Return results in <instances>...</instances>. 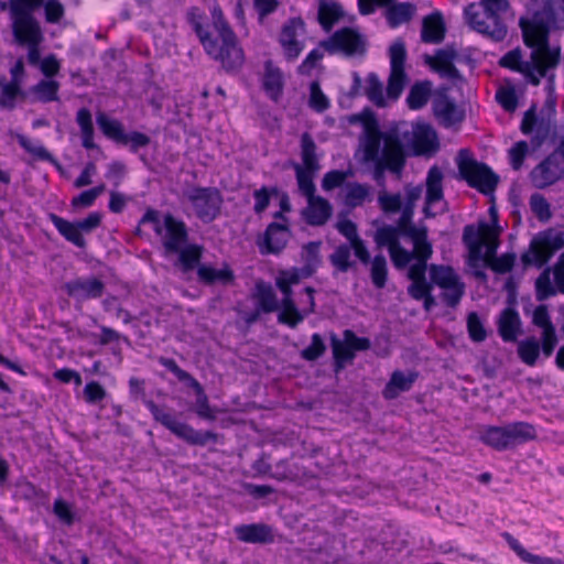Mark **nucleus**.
<instances>
[{"label":"nucleus","mask_w":564,"mask_h":564,"mask_svg":"<svg viewBox=\"0 0 564 564\" xmlns=\"http://www.w3.org/2000/svg\"><path fill=\"white\" fill-rule=\"evenodd\" d=\"M556 21V14L551 4H546L542 11L535 12L528 26H522L524 42L528 46L542 45L544 52L533 51L530 61H522L519 48L506 53L499 64L502 67L522 74L528 83L539 86L542 76H546V68H554L560 62V50L547 47L549 32Z\"/></svg>","instance_id":"nucleus-1"},{"label":"nucleus","mask_w":564,"mask_h":564,"mask_svg":"<svg viewBox=\"0 0 564 564\" xmlns=\"http://www.w3.org/2000/svg\"><path fill=\"white\" fill-rule=\"evenodd\" d=\"M205 18L204 11L198 7H191L187 10L186 20L198 37L205 53L210 58L219 62L226 72L238 70L245 62L243 50L239 45L238 37L226 20L223 10L218 6L212 10L213 26L218 34L217 37H214L204 26Z\"/></svg>","instance_id":"nucleus-2"},{"label":"nucleus","mask_w":564,"mask_h":564,"mask_svg":"<svg viewBox=\"0 0 564 564\" xmlns=\"http://www.w3.org/2000/svg\"><path fill=\"white\" fill-rule=\"evenodd\" d=\"M387 142L391 147L398 145L402 153L414 156H432L440 149V141L435 129L426 122H417L411 130L406 123L391 127L387 134Z\"/></svg>","instance_id":"nucleus-3"},{"label":"nucleus","mask_w":564,"mask_h":564,"mask_svg":"<svg viewBox=\"0 0 564 564\" xmlns=\"http://www.w3.org/2000/svg\"><path fill=\"white\" fill-rule=\"evenodd\" d=\"M508 0H480L470 3L465 10V18L470 28L494 41H502L507 35V26L500 13L507 11Z\"/></svg>","instance_id":"nucleus-4"},{"label":"nucleus","mask_w":564,"mask_h":564,"mask_svg":"<svg viewBox=\"0 0 564 564\" xmlns=\"http://www.w3.org/2000/svg\"><path fill=\"white\" fill-rule=\"evenodd\" d=\"M538 437L535 425L525 421H514L501 426L486 425L479 434L482 444L498 452L513 449Z\"/></svg>","instance_id":"nucleus-5"},{"label":"nucleus","mask_w":564,"mask_h":564,"mask_svg":"<svg viewBox=\"0 0 564 564\" xmlns=\"http://www.w3.org/2000/svg\"><path fill=\"white\" fill-rule=\"evenodd\" d=\"M144 405L151 412L155 422L166 427L171 433L189 445L203 447L209 443L217 444L219 442V435L217 433L213 431L195 430L189 424L177 421L171 412H166L153 400L144 399Z\"/></svg>","instance_id":"nucleus-6"},{"label":"nucleus","mask_w":564,"mask_h":564,"mask_svg":"<svg viewBox=\"0 0 564 564\" xmlns=\"http://www.w3.org/2000/svg\"><path fill=\"white\" fill-rule=\"evenodd\" d=\"M458 173L469 187L489 196L496 191L499 175L484 162H478L468 149H460L456 158Z\"/></svg>","instance_id":"nucleus-7"},{"label":"nucleus","mask_w":564,"mask_h":564,"mask_svg":"<svg viewBox=\"0 0 564 564\" xmlns=\"http://www.w3.org/2000/svg\"><path fill=\"white\" fill-rule=\"evenodd\" d=\"M11 30L14 42L24 46L34 41H44V34L40 22L34 17L39 8H33L22 1L8 2Z\"/></svg>","instance_id":"nucleus-8"},{"label":"nucleus","mask_w":564,"mask_h":564,"mask_svg":"<svg viewBox=\"0 0 564 564\" xmlns=\"http://www.w3.org/2000/svg\"><path fill=\"white\" fill-rule=\"evenodd\" d=\"M430 281L432 289L438 286L443 290L441 297L448 307H456L465 294V283L460 280L453 267L444 264H430Z\"/></svg>","instance_id":"nucleus-9"},{"label":"nucleus","mask_w":564,"mask_h":564,"mask_svg":"<svg viewBox=\"0 0 564 564\" xmlns=\"http://www.w3.org/2000/svg\"><path fill=\"white\" fill-rule=\"evenodd\" d=\"M321 46L328 54H343L346 57H362L367 53V39L357 30L345 26L334 32Z\"/></svg>","instance_id":"nucleus-10"},{"label":"nucleus","mask_w":564,"mask_h":564,"mask_svg":"<svg viewBox=\"0 0 564 564\" xmlns=\"http://www.w3.org/2000/svg\"><path fill=\"white\" fill-rule=\"evenodd\" d=\"M564 248V232L547 229L538 234L530 242L529 250L522 253L524 265L541 268L552 256V252Z\"/></svg>","instance_id":"nucleus-11"},{"label":"nucleus","mask_w":564,"mask_h":564,"mask_svg":"<svg viewBox=\"0 0 564 564\" xmlns=\"http://www.w3.org/2000/svg\"><path fill=\"white\" fill-rule=\"evenodd\" d=\"M196 217L205 224L214 221L221 210L224 203L220 191L216 187H193L186 194Z\"/></svg>","instance_id":"nucleus-12"},{"label":"nucleus","mask_w":564,"mask_h":564,"mask_svg":"<svg viewBox=\"0 0 564 564\" xmlns=\"http://www.w3.org/2000/svg\"><path fill=\"white\" fill-rule=\"evenodd\" d=\"M387 143V148H383V158L368 161L373 164V180L382 187L386 185V172L389 171L400 178L406 163V154L402 153L398 145L391 147Z\"/></svg>","instance_id":"nucleus-13"},{"label":"nucleus","mask_w":564,"mask_h":564,"mask_svg":"<svg viewBox=\"0 0 564 564\" xmlns=\"http://www.w3.org/2000/svg\"><path fill=\"white\" fill-rule=\"evenodd\" d=\"M62 289L75 302L84 303L86 301L100 299L105 293L106 285L99 278L89 275L76 276L66 281Z\"/></svg>","instance_id":"nucleus-14"},{"label":"nucleus","mask_w":564,"mask_h":564,"mask_svg":"<svg viewBox=\"0 0 564 564\" xmlns=\"http://www.w3.org/2000/svg\"><path fill=\"white\" fill-rule=\"evenodd\" d=\"M451 87L442 85L434 94L432 109L434 116L445 128L460 123L465 119V113L460 110L456 102L448 96Z\"/></svg>","instance_id":"nucleus-15"},{"label":"nucleus","mask_w":564,"mask_h":564,"mask_svg":"<svg viewBox=\"0 0 564 564\" xmlns=\"http://www.w3.org/2000/svg\"><path fill=\"white\" fill-rule=\"evenodd\" d=\"M166 254H174L189 239L187 225L173 214L163 215V232L160 235Z\"/></svg>","instance_id":"nucleus-16"},{"label":"nucleus","mask_w":564,"mask_h":564,"mask_svg":"<svg viewBox=\"0 0 564 564\" xmlns=\"http://www.w3.org/2000/svg\"><path fill=\"white\" fill-rule=\"evenodd\" d=\"M564 177V163L550 153L531 172L532 183L536 188H545Z\"/></svg>","instance_id":"nucleus-17"},{"label":"nucleus","mask_w":564,"mask_h":564,"mask_svg":"<svg viewBox=\"0 0 564 564\" xmlns=\"http://www.w3.org/2000/svg\"><path fill=\"white\" fill-rule=\"evenodd\" d=\"M457 56L458 54L453 47L440 48L436 51L434 57H426V63L442 78H447L454 83L463 84L465 83V78L458 68L454 65V61L457 58Z\"/></svg>","instance_id":"nucleus-18"},{"label":"nucleus","mask_w":564,"mask_h":564,"mask_svg":"<svg viewBox=\"0 0 564 564\" xmlns=\"http://www.w3.org/2000/svg\"><path fill=\"white\" fill-rule=\"evenodd\" d=\"M520 130L523 134H531L534 131L530 142L532 148L539 149L546 141L551 132L549 120L538 118L536 106L532 105L525 112L521 121Z\"/></svg>","instance_id":"nucleus-19"},{"label":"nucleus","mask_w":564,"mask_h":564,"mask_svg":"<svg viewBox=\"0 0 564 564\" xmlns=\"http://www.w3.org/2000/svg\"><path fill=\"white\" fill-rule=\"evenodd\" d=\"M291 231L286 224L270 223L258 246L262 254H279L288 245Z\"/></svg>","instance_id":"nucleus-20"},{"label":"nucleus","mask_w":564,"mask_h":564,"mask_svg":"<svg viewBox=\"0 0 564 564\" xmlns=\"http://www.w3.org/2000/svg\"><path fill=\"white\" fill-rule=\"evenodd\" d=\"M275 285L283 295L280 302L281 311L278 314V323L296 328L304 321V314H301V310L295 304L292 285L276 280Z\"/></svg>","instance_id":"nucleus-21"},{"label":"nucleus","mask_w":564,"mask_h":564,"mask_svg":"<svg viewBox=\"0 0 564 564\" xmlns=\"http://www.w3.org/2000/svg\"><path fill=\"white\" fill-rule=\"evenodd\" d=\"M237 540L250 544H271L274 542L273 528L267 523L239 524L234 528Z\"/></svg>","instance_id":"nucleus-22"},{"label":"nucleus","mask_w":564,"mask_h":564,"mask_svg":"<svg viewBox=\"0 0 564 564\" xmlns=\"http://www.w3.org/2000/svg\"><path fill=\"white\" fill-rule=\"evenodd\" d=\"M333 207L330 203L322 196L307 198V207L303 209L302 216L310 226H323L330 218Z\"/></svg>","instance_id":"nucleus-23"},{"label":"nucleus","mask_w":564,"mask_h":564,"mask_svg":"<svg viewBox=\"0 0 564 564\" xmlns=\"http://www.w3.org/2000/svg\"><path fill=\"white\" fill-rule=\"evenodd\" d=\"M303 28L304 21L301 18L290 19L282 28L280 43L288 59H295L303 50V45L296 40L297 29Z\"/></svg>","instance_id":"nucleus-24"},{"label":"nucleus","mask_w":564,"mask_h":564,"mask_svg":"<svg viewBox=\"0 0 564 564\" xmlns=\"http://www.w3.org/2000/svg\"><path fill=\"white\" fill-rule=\"evenodd\" d=\"M521 332V318L518 311L513 307H506L501 311L498 318V333L505 343L517 340Z\"/></svg>","instance_id":"nucleus-25"},{"label":"nucleus","mask_w":564,"mask_h":564,"mask_svg":"<svg viewBox=\"0 0 564 564\" xmlns=\"http://www.w3.org/2000/svg\"><path fill=\"white\" fill-rule=\"evenodd\" d=\"M284 79L279 67L274 66L272 61L264 63V74L262 77V88L267 96L278 102L283 94Z\"/></svg>","instance_id":"nucleus-26"},{"label":"nucleus","mask_w":564,"mask_h":564,"mask_svg":"<svg viewBox=\"0 0 564 564\" xmlns=\"http://www.w3.org/2000/svg\"><path fill=\"white\" fill-rule=\"evenodd\" d=\"M197 279L205 285H229L235 281V273L227 263L221 269L204 263L197 268Z\"/></svg>","instance_id":"nucleus-27"},{"label":"nucleus","mask_w":564,"mask_h":564,"mask_svg":"<svg viewBox=\"0 0 564 564\" xmlns=\"http://www.w3.org/2000/svg\"><path fill=\"white\" fill-rule=\"evenodd\" d=\"M445 37V23L441 12L435 11L424 18L421 39L424 43H441Z\"/></svg>","instance_id":"nucleus-28"},{"label":"nucleus","mask_w":564,"mask_h":564,"mask_svg":"<svg viewBox=\"0 0 564 564\" xmlns=\"http://www.w3.org/2000/svg\"><path fill=\"white\" fill-rule=\"evenodd\" d=\"M59 83L54 79H41L26 91L31 102L48 104L59 100Z\"/></svg>","instance_id":"nucleus-29"},{"label":"nucleus","mask_w":564,"mask_h":564,"mask_svg":"<svg viewBox=\"0 0 564 564\" xmlns=\"http://www.w3.org/2000/svg\"><path fill=\"white\" fill-rule=\"evenodd\" d=\"M204 247L198 243H188L182 246L178 251L174 254H177V265L183 273L192 272L193 270L197 271V268L202 265L200 260L203 258Z\"/></svg>","instance_id":"nucleus-30"},{"label":"nucleus","mask_w":564,"mask_h":564,"mask_svg":"<svg viewBox=\"0 0 564 564\" xmlns=\"http://www.w3.org/2000/svg\"><path fill=\"white\" fill-rule=\"evenodd\" d=\"M389 130L386 132H381L380 129L366 131L364 141H362V150H364V160H377L379 158H383V148H387V134Z\"/></svg>","instance_id":"nucleus-31"},{"label":"nucleus","mask_w":564,"mask_h":564,"mask_svg":"<svg viewBox=\"0 0 564 564\" xmlns=\"http://www.w3.org/2000/svg\"><path fill=\"white\" fill-rule=\"evenodd\" d=\"M417 379V372L405 375L401 370H395L383 390V397L388 400L395 399L401 392L410 391Z\"/></svg>","instance_id":"nucleus-32"},{"label":"nucleus","mask_w":564,"mask_h":564,"mask_svg":"<svg viewBox=\"0 0 564 564\" xmlns=\"http://www.w3.org/2000/svg\"><path fill=\"white\" fill-rule=\"evenodd\" d=\"M253 299L257 302V306L264 314L281 311V304L270 283L258 281L254 286Z\"/></svg>","instance_id":"nucleus-33"},{"label":"nucleus","mask_w":564,"mask_h":564,"mask_svg":"<svg viewBox=\"0 0 564 564\" xmlns=\"http://www.w3.org/2000/svg\"><path fill=\"white\" fill-rule=\"evenodd\" d=\"M50 220L57 229L59 235L63 236L67 241L72 242L74 246L78 248L86 247V240L82 235L79 228L77 227L76 221L72 223L56 214H50Z\"/></svg>","instance_id":"nucleus-34"},{"label":"nucleus","mask_w":564,"mask_h":564,"mask_svg":"<svg viewBox=\"0 0 564 564\" xmlns=\"http://www.w3.org/2000/svg\"><path fill=\"white\" fill-rule=\"evenodd\" d=\"M343 17L344 10L340 4L333 1H321L317 20L325 32H330Z\"/></svg>","instance_id":"nucleus-35"},{"label":"nucleus","mask_w":564,"mask_h":564,"mask_svg":"<svg viewBox=\"0 0 564 564\" xmlns=\"http://www.w3.org/2000/svg\"><path fill=\"white\" fill-rule=\"evenodd\" d=\"M432 82L422 80L414 83L406 97V105L411 110H420L425 107L432 96Z\"/></svg>","instance_id":"nucleus-36"},{"label":"nucleus","mask_w":564,"mask_h":564,"mask_svg":"<svg viewBox=\"0 0 564 564\" xmlns=\"http://www.w3.org/2000/svg\"><path fill=\"white\" fill-rule=\"evenodd\" d=\"M76 123L80 129L83 148L86 150L97 149V144L94 141L95 130L93 123V115L88 108L83 107L77 111Z\"/></svg>","instance_id":"nucleus-37"},{"label":"nucleus","mask_w":564,"mask_h":564,"mask_svg":"<svg viewBox=\"0 0 564 564\" xmlns=\"http://www.w3.org/2000/svg\"><path fill=\"white\" fill-rule=\"evenodd\" d=\"M413 243L414 259L430 260L433 254V246L427 237V228L421 227L420 230H411L410 236Z\"/></svg>","instance_id":"nucleus-38"},{"label":"nucleus","mask_w":564,"mask_h":564,"mask_svg":"<svg viewBox=\"0 0 564 564\" xmlns=\"http://www.w3.org/2000/svg\"><path fill=\"white\" fill-rule=\"evenodd\" d=\"M96 121L106 138L120 144L126 139L123 126L119 120L108 117L105 112H98Z\"/></svg>","instance_id":"nucleus-39"},{"label":"nucleus","mask_w":564,"mask_h":564,"mask_svg":"<svg viewBox=\"0 0 564 564\" xmlns=\"http://www.w3.org/2000/svg\"><path fill=\"white\" fill-rule=\"evenodd\" d=\"M415 6L410 2L392 4L386 10V19L390 28H398L399 25L409 22L414 13Z\"/></svg>","instance_id":"nucleus-40"},{"label":"nucleus","mask_w":564,"mask_h":564,"mask_svg":"<svg viewBox=\"0 0 564 564\" xmlns=\"http://www.w3.org/2000/svg\"><path fill=\"white\" fill-rule=\"evenodd\" d=\"M301 159L302 167L307 170H319L318 158L316 155L317 145L308 132L301 135Z\"/></svg>","instance_id":"nucleus-41"},{"label":"nucleus","mask_w":564,"mask_h":564,"mask_svg":"<svg viewBox=\"0 0 564 564\" xmlns=\"http://www.w3.org/2000/svg\"><path fill=\"white\" fill-rule=\"evenodd\" d=\"M332 348L334 356V370L339 372L343 370L347 362L352 361L355 352L352 347L344 339L339 340L335 335L332 336Z\"/></svg>","instance_id":"nucleus-42"},{"label":"nucleus","mask_w":564,"mask_h":564,"mask_svg":"<svg viewBox=\"0 0 564 564\" xmlns=\"http://www.w3.org/2000/svg\"><path fill=\"white\" fill-rule=\"evenodd\" d=\"M15 138L19 145L28 153H30L35 160L45 161L54 164L57 163L56 159L40 141H32L30 138L22 133H18Z\"/></svg>","instance_id":"nucleus-43"},{"label":"nucleus","mask_w":564,"mask_h":564,"mask_svg":"<svg viewBox=\"0 0 564 564\" xmlns=\"http://www.w3.org/2000/svg\"><path fill=\"white\" fill-rule=\"evenodd\" d=\"M330 264L341 273H346L356 267V261L351 260L350 243H340L332 254H329Z\"/></svg>","instance_id":"nucleus-44"},{"label":"nucleus","mask_w":564,"mask_h":564,"mask_svg":"<svg viewBox=\"0 0 564 564\" xmlns=\"http://www.w3.org/2000/svg\"><path fill=\"white\" fill-rule=\"evenodd\" d=\"M161 366L172 372L178 381L184 383L186 387L193 389L195 392L203 389V386L197 379H195L189 372L182 369L177 362L172 358L161 357L159 359Z\"/></svg>","instance_id":"nucleus-45"},{"label":"nucleus","mask_w":564,"mask_h":564,"mask_svg":"<svg viewBox=\"0 0 564 564\" xmlns=\"http://www.w3.org/2000/svg\"><path fill=\"white\" fill-rule=\"evenodd\" d=\"M321 246V241H310L308 243L303 246V271H305L306 276L312 275L322 262Z\"/></svg>","instance_id":"nucleus-46"},{"label":"nucleus","mask_w":564,"mask_h":564,"mask_svg":"<svg viewBox=\"0 0 564 564\" xmlns=\"http://www.w3.org/2000/svg\"><path fill=\"white\" fill-rule=\"evenodd\" d=\"M364 95L377 107H384L383 84L376 73H369L366 78Z\"/></svg>","instance_id":"nucleus-47"},{"label":"nucleus","mask_w":564,"mask_h":564,"mask_svg":"<svg viewBox=\"0 0 564 564\" xmlns=\"http://www.w3.org/2000/svg\"><path fill=\"white\" fill-rule=\"evenodd\" d=\"M295 176L300 192L306 197L311 198L315 195L316 187L314 184V175L318 170L303 169L301 164H294Z\"/></svg>","instance_id":"nucleus-48"},{"label":"nucleus","mask_w":564,"mask_h":564,"mask_svg":"<svg viewBox=\"0 0 564 564\" xmlns=\"http://www.w3.org/2000/svg\"><path fill=\"white\" fill-rule=\"evenodd\" d=\"M370 279L377 289H383L388 281V263L383 254H376L369 262Z\"/></svg>","instance_id":"nucleus-49"},{"label":"nucleus","mask_w":564,"mask_h":564,"mask_svg":"<svg viewBox=\"0 0 564 564\" xmlns=\"http://www.w3.org/2000/svg\"><path fill=\"white\" fill-rule=\"evenodd\" d=\"M415 262L409 267L408 278L412 283L408 286V290H420L422 286L429 285L426 279V271L430 265L429 260L414 259Z\"/></svg>","instance_id":"nucleus-50"},{"label":"nucleus","mask_w":564,"mask_h":564,"mask_svg":"<svg viewBox=\"0 0 564 564\" xmlns=\"http://www.w3.org/2000/svg\"><path fill=\"white\" fill-rule=\"evenodd\" d=\"M370 195V186L367 184H360L357 182L347 184V192L345 196V203L349 207H358L361 206L365 200L369 198Z\"/></svg>","instance_id":"nucleus-51"},{"label":"nucleus","mask_w":564,"mask_h":564,"mask_svg":"<svg viewBox=\"0 0 564 564\" xmlns=\"http://www.w3.org/2000/svg\"><path fill=\"white\" fill-rule=\"evenodd\" d=\"M540 355V344L536 338L530 337L518 345V356L528 366H534Z\"/></svg>","instance_id":"nucleus-52"},{"label":"nucleus","mask_w":564,"mask_h":564,"mask_svg":"<svg viewBox=\"0 0 564 564\" xmlns=\"http://www.w3.org/2000/svg\"><path fill=\"white\" fill-rule=\"evenodd\" d=\"M400 236L402 235L395 226L384 225L377 229L375 241L379 247H387L390 251L400 243Z\"/></svg>","instance_id":"nucleus-53"},{"label":"nucleus","mask_w":564,"mask_h":564,"mask_svg":"<svg viewBox=\"0 0 564 564\" xmlns=\"http://www.w3.org/2000/svg\"><path fill=\"white\" fill-rule=\"evenodd\" d=\"M26 98V91L21 89V85L8 83L3 86L0 95V108L13 110L15 108L17 98Z\"/></svg>","instance_id":"nucleus-54"},{"label":"nucleus","mask_w":564,"mask_h":564,"mask_svg":"<svg viewBox=\"0 0 564 564\" xmlns=\"http://www.w3.org/2000/svg\"><path fill=\"white\" fill-rule=\"evenodd\" d=\"M556 294V289L551 282V268H545L535 280V297L542 302Z\"/></svg>","instance_id":"nucleus-55"},{"label":"nucleus","mask_w":564,"mask_h":564,"mask_svg":"<svg viewBox=\"0 0 564 564\" xmlns=\"http://www.w3.org/2000/svg\"><path fill=\"white\" fill-rule=\"evenodd\" d=\"M280 191L276 186H262L256 191H253V198H254V205H253V212L257 215H261L270 205L271 197L279 196Z\"/></svg>","instance_id":"nucleus-56"},{"label":"nucleus","mask_w":564,"mask_h":564,"mask_svg":"<svg viewBox=\"0 0 564 564\" xmlns=\"http://www.w3.org/2000/svg\"><path fill=\"white\" fill-rule=\"evenodd\" d=\"M408 82V75L405 70L390 69L388 78L387 95L390 99L397 100Z\"/></svg>","instance_id":"nucleus-57"},{"label":"nucleus","mask_w":564,"mask_h":564,"mask_svg":"<svg viewBox=\"0 0 564 564\" xmlns=\"http://www.w3.org/2000/svg\"><path fill=\"white\" fill-rule=\"evenodd\" d=\"M308 105L316 112H324L330 106L329 99L323 93L321 85L317 80H313L310 84Z\"/></svg>","instance_id":"nucleus-58"},{"label":"nucleus","mask_w":564,"mask_h":564,"mask_svg":"<svg viewBox=\"0 0 564 564\" xmlns=\"http://www.w3.org/2000/svg\"><path fill=\"white\" fill-rule=\"evenodd\" d=\"M378 204L380 209L387 215L399 213L404 205L400 193L390 194L387 192L379 194Z\"/></svg>","instance_id":"nucleus-59"},{"label":"nucleus","mask_w":564,"mask_h":564,"mask_svg":"<svg viewBox=\"0 0 564 564\" xmlns=\"http://www.w3.org/2000/svg\"><path fill=\"white\" fill-rule=\"evenodd\" d=\"M530 207L540 221L546 223L551 219V206L542 194L534 193L531 195Z\"/></svg>","instance_id":"nucleus-60"},{"label":"nucleus","mask_w":564,"mask_h":564,"mask_svg":"<svg viewBox=\"0 0 564 564\" xmlns=\"http://www.w3.org/2000/svg\"><path fill=\"white\" fill-rule=\"evenodd\" d=\"M390 69L405 70L406 48L405 43L399 39L389 48Z\"/></svg>","instance_id":"nucleus-61"},{"label":"nucleus","mask_w":564,"mask_h":564,"mask_svg":"<svg viewBox=\"0 0 564 564\" xmlns=\"http://www.w3.org/2000/svg\"><path fill=\"white\" fill-rule=\"evenodd\" d=\"M467 330L470 339L475 343H481L487 338L484 323L476 312H471L467 316Z\"/></svg>","instance_id":"nucleus-62"},{"label":"nucleus","mask_w":564,"mask_h":564,"mask_svg":"<svg viewBox=\"0 0 564 564\" xmlns=\"http://www.w3.org/2000/svg\"><path fill=\"white\" fill-rule=\"evenodd\" d=\"M105 191V185L100 184L90 189L82 192L73 197L70 205L74 208H87L94 205L97 197Z\"/></svg>","instance_id":"nucleus-63"},{"label":"nucleus","mask_w":564,"mask_h":564,"mask_svg":"<svg viewBox=\"0 0 564 564\" xmlns=\"http://www.w3.org/2000/svg\"><path fill=\"white\" fill-rule=\"evenodd\" d=\"M326 346L322 336L317 333L312 335L311 344L301 351V357L307 361L317 360L324 355Z\"/></svg>","instance_id":"nucleus-64"}]
</instances>
